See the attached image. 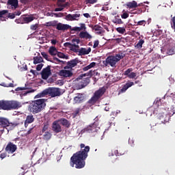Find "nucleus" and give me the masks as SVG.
Returning <instances> with one entry per match:
<instances>
[{
    "label": "nucleus",
    "instance_id": "obj_31",
    "mask_svg": "<svg viewBox=\"0 0 175 175\" xmlns=\"http://www.w3.org/2000/svg\"><path fill=\"white\" fill-rule=\"evenodd\" d=\"M175 113V107L172 106L167 109V115L172 117Z\"/></svg>",
    "mask_w": 175,
    "mask_h": 175
},
{
    "label": "nucleus",
    "instance_id": "obj_46",
    "mask_svg": "<svg viewBox=\"0 0 175 175\" xmlns=\"http://www.w3.org/2000/svg\"><path fill=\"white\" fill-rule=\"evenodd\" d=\"M47 129H49V123H44L42 130V133H44Z\"/></svg>",
    "mask_w": 175,
    "mask_h": 175
},
{
    "label": "nucleus",
    "instance_id": "obj_64",
    "mask_svg": "<svg viewBox=\"0 0 175 175\" xmlns=\"http://www.w3.org/2000/svg\"><path fill=\"white\" fill-rule=\"evenodd\" d=\"M51 42L53 44H57V40L53 39V40H51Z\"/></svg>",
    "mask_w": 175,
    "mask_h": 175
},
{
    "label": "nucleus",
    "instance_id": "obj_42",
    "mask_svg": "<svg viewBox=\"0 0 175 175\" xmlns=\"http://www.w3.org/2000/svg\"><path fill=\"white\" fill-rule=\"evenodd\" d=\"M93 29L94 31H102V29H103V27L100 26L99 25H95L94 27H93Z\"/></svg>",
    "mask_w": 175,
    "mask_h": 175
},
{
    "label": "nucleus",
    "instance_id": "obj_63",
    "mask_svg": "<svg viewBox=\"0 0 175 175\" xmlns=\"http://www.w3.org/2000/svg\"><path fill=\"white\" fill-rule=\"evenodd\" d=\"M84 17H85L86 18H90V17H91V16L90 15V14L88 13H85L83 14Z\"/></svg>",
    "mask_w": 175,
    "mask_h": 175
},
{
    "label": "nucleus",
    "instance_id": "obj_54",
    "mask_svg": "<svg viewBox=\"0 0 175 175\" xmlns=\"http://www.w3.org/2000/svg\"><path fill=\"white\" fill-rule=\"evenodd\" d=\"M43 66L44 64H38L36 67V70H38V72L40 70H42V68H43Z\"/></svg>",
    "mask_w": 175,
    "mask_h": 175
},
{
    "label": "nucleus",
    "instance_id": "obj_1",
    "mask_svg": "<svg viewBox=\"0 0 175 175\" xmlns=\"http://www.w3.org/2000/svg\"><path fill=\"white\" fill-rule=\"evenodd\" d=\"M81 150L75 153L70 158V165L76 169H83L85 166V159L88 157L90 148L84 144H80Z\"/></svg>",
    "mask_w": 175,
    "mask_h": 175
},
{
    "label": "nucleus",
    "instance_id": "obj_53",
    "mask_svg": "<svg viewBox=\"0 0 175 175\" xmlns=\"http://www.w3.org/2000/svg\"><path fill=\"white\" fill-rule=\"evenodd\" d=\"M137 25H146V21H139L137 22Z\"/></svg>",
    "mask_w": 175,
    "mask_h": 175
},
{
    "label": "nucleus",
    "instance_id": "obj_39",
    "mask_svg": "<svg viewBox=\"0 0 175 175\" xmlns=\"http://www.w3.org/2000/svg\"><path fill=\"white\" fill-rule=\"evenodd\" d=\"M116 31L119 33H122V34L125 33V32H126V30L125 29L124 27H118L116 28Z\"/></svg>",
    "mask_w": 175,
    "mask_h": 175
},
{
    "label": "nucleus",
    "instance_id": "obj_58",
    "mask_svg": "<svg viewBox=\"0 0 175 175\" xmlns=\"http://www.w3.org/2000/svg\"><path fill=\"white\" fill-rule=\"evenodd\" d=\"M157 130H158V126L157 124L151 126V131H154V132H157Z\"/></svg>",
    "mask_w": 175,
    "mask_h": 175
},
{
    "label": "nucleus",
    "instance_id": "obj_34",
    "mask_svg": "<svg viewBox=\"0 0 175 175\" xmlns=\"http://www.w3.org/2000/svg\"><path fill=\"white\" fill-rule=\"evenodd\" d=\"M166 114L163 113V115H159V119L160 120V122L161 124H165V122H167L169 119H165Z\"/></svg>",
    "mask_w": 175,
    "mask_h": 175
},
{
    "label": "nucleus",
    "instance_id": "obj_9",
    "mask_svg": "<svg viewBox=\"0 0 175 175\" xmlns=\"http://www.w3.org/2000/svg\"><path fill=\"white\" fill-rule=\"evenodd\" d=\"M166 54H167V55H173L175 54V40L172 38L169 40Z\"/></svg>",
    "mask_w": 175,
    "mask_h": 175
},
{
    "label": "nucleus",
    "instance_id": "obj_44",
    "mask_svg": "<svg viewBox=\"0 0 175 175\" xmlns=\"http://www.w3.org/2000/svg\"><path fill=\"white\" fill-rule=\"evenodd\" d=\"M53 61H55V62H52L53 64H64V61L60 60L57 57H53Z\"/></svg>",
    "mask_w": 175,
    "mask_h": 175
},
{
    "label": "nucleus",
    "instance_id": "obj_40",
    "mask_svg": "<svg viewBox=\"0 0 175 175\" xmlns=\"http://www.w3.org/2000/svg\"><path fill=\"white\" fill-rule=\"evenodd\" d=\"M113 23L114 24H124V22H122V20L121 18H116L113 21Z\"/></svg>",
    "mask_w": 175,
    "mask_h": 175
},
{
    "label": "nucleus",
    "instance_id": "obj_49",
    "mask_svg": "<svg viewBox=\"0 0 175 175\" xmlns=\"http://www.w3.org/2000/svg\"><path fill=\"white\" fill-rule=\"evenodd\" d=\"M128 77L129 79H135V77H136V72H131Z\"/></svg>",
    "mask_w": 175,
    "mask_h": 175
},
{
    "label": "nucleus",
    "instance_id": "obj_57",
    "mask_svg": "<svg viewBox=\"0 0 175 175\" xmlns=\"http://www.w3.org/2000/svg\"><path fill=\"white\" fill-rule=\"evenodd\" d=\"M8 17L9 18L13 19V18H14L16 17V14L10 13V14H8Z\"/></svg>",
    "mask_w": 175,
    "mask_h": 175
},
{
    "label": "nucleus",
    "instance_id": "obj_48",
    "mask_svg": "<svg viewBox=\"0 0 175 175\" xmlns=\"http://www.w3.org/2000/svg\"><path fill=\"white\" fill-rule=\"evenodd\" d=\"M85 2L87 4L90 3L94 5V3H96L98 2V0H86Z\"/></svg>",
    "mask_w": 175,
    "mask_h": 175
},
{
    "label": "nucleus",
    "instance_id": "obj_10",
    "mask_svg": "<svg viewBox=\"0 0 175 175\" xmlns=\"http://www.w3.org/2000/svg\"><path fill=\"white\" fill-rule=\"evenodd\" d=\"M51 66H48L45 68H43L41 72L42 79L43 80H47L50 76H51Z\"/></svg>",
    "mask_w": 175,
    "mask_h": 175
},
{
    "label": "nucleus",
    "instance_id": "obj_52",
    "mask_svg": "<svg viewBox=\"0 0 175 175\" xmlns=\"http://www.w3.org/2000/svg\"><path fill=\"white\" fill-rule=\"evenodd\" d=\"M99 46V40H96L94 42L93 49H96Z\"/></svg>",
    "mask_w": 175,
    "mask_h": 175
},
{
    "label": "nucleus",
    "instance_id": "obj_62",
    "mask_svg": "<svg viewBox=\"0 0 175 175\" xmlns=\"http://www.w3.org/2000/svg\"><path fill=\"white\" fill-rule=\"evenodd\" d=\"M24 90H27V88H17L16 91H24Z\"/></svg>",
    "mask_w": 175,
    "mask_h": 175
},
{
    "label": "nucleus",
    "instance_id": "obj_19",
    "mask_svg": "<svg viewBox=\"0 0 175 175\" xmlns=\"http://www.w3.org/2000/svg\"><path fill=\"white\" fill-rule=\"evenodd\" d=\"M59 75L63 77H72V76H73V72H72V70L64 69L60 70Z\"/></svg>",
    "mask_w": 175,
    "mask_h": 175
},
{
    "label": "nucleus",
    "instance_id": "obj_17",
    "mask_svg": "<svg viewBox=\"0 0 175 175\" xmlns=\"http://www.w3.org/2000/svg\"><path fill=\"white\" fill-rule=\"evenodd\" d=\"M132 85H135V83L128 81L125 85L122 86V89L119 90V94H122L124 92H126V90H128V88H131Z\"/></svg>",
    "mask_w": 175,
    "mask_h": 175
},
{
    "label": "nucleus",
    "instance_id": "obj_56",
    "mask_svg": "<svg viewBox=\"0 0 175 175\" xmlns=\"http://www.w3.org/2000/svg\"><path fill=\"white\" fill-rule=\"evenodd\" d=\"M67 20H70V21H73V15L69 14L66 16Z\"/></svg>",
    "mask_w": 175,
    "mask_h": 175
},
{
    "label": "nucleus",
    "instance_id": "obj_32",
    "mask_svg": "<svg viewBox=\"0 0 175 175\" xmlns=\"http://www.w3.org/2000/svg\"><path fill=\"white\" fill-rule=\"evenodd\" d=\"M51 136H52L51 133L46 131L43 135V139L46 140V142H48V140H50L51 139Z\"/></svg>",
    "mask_w": 175,
    "mask_h": 175
},
{
    "label": "nucleus",
    "instance_id": "obj_20",
    "mask_svg": "<svg viewBox=\"0 0 175 175\" xmlns=\"http://www.w3.org/2000/svg\"><path fill=\"white\" fill-rule=\"evenodd\" d=\"M71 27L69 25H62V23H59L56 25V29L58 31H66V29H70Z\"/></svg>",
    "mask_w": 175,
    "mask_h": 175
},
{
    "label": "nucleus",
    "instance_id": "obj_37",
    "mask_svg": "<svg viewBox=\"0 0 175 175\" xmlns=\"http://www.w3.org/2000/svg\"><path fill=\"white\" fill-rule=\"evenodd\" d=\"M41 55L43 57V58H44V59H46V61H49L50 62H54V60H51L50 59V58H49V55H47L46 52H42Z\"/></svg>",
    "mask_w": 175,
    "mask_h": 175
},
{
    "label": "nucleus",
    "instance_id": "obj_55",
    "mask_svg": "<svg viewBox=\"0 0 175 175\" xmlns=\"http://www.w3.org/2000/svg\"><path fill=\"white\" fill-rule=\"evenodd\" d=\"M79 17H80V14H72V20H73V21L75 20H77V18H79Z\"/></svg>",
    "mask_w": 175,
    "mask_h": 175
},
{
    "label": "nucleus",
    "instance_id": "obj_59",
    "mask_svg": "<svg viewBox=\"0 0 175 175\" xmlns=\"http://www.w3.org/2000/svg\"><path fill=\"white\" fill-rule=\"evenodd\" d=\"M79 113H80V108H77L75 112H74V116L76 117L77 116V115L79 114Z\"/></svg>",
    "mask_w": 175,
    "mask_h": 175
},
{
    "label": "nucleus",
    "instance_id": "obj_60",
    "mask_svg": "<svg viewBox=\"0 0 175 175\" xmlns=\"http://www.w3.org/2000/svg\"><path fill=\"white\" fill-rule=\"evenodd\" d=\"M6 153H1V154H0V158L1 159H4V158H6Z\"/></svg>",
    "mask_w": 175,
    "mask_h": 175
},
{
    "label": "nucleus",
    "instance_id": "obj_35",
    "mask_svg": "<svg viewBox=\"0 0 175 175\" xmlns=\"http://www.w3.org/2000/svg\"><path fill=\"white\" fill-rule=\"evenodd\" d=\"M33 20H35V17L33 16H27L23 18V21L24 23H26V24L33 21Z\"/></svg>",
    "mask_w": 175,
    "mask_h": 175
},
{
    "label": "nucleus",
    "instance_id": "obj_38",
    "mask_svg": "<svg viewBox=\"0 0 175 175\" xmlns=\"http://www.w3.org/2000/svg\"><path fill=\"white\" fill-rule=\"evenodd\" d=\"M56 55H57V57H59V58H63L64 59H68V55H66L65 54L57 51V53L56 54Z\"/></svg>",
    "mask_w": 175,
    "mask_h": 175
},
{
    "label": "nucleus",
    "instance_id": "obj_43",
    "mask_svg": "<svg viewBox=\"0 0 175 175\" xmlns=\"http://www.w3.org/2000/svg\"><path fill=\"white\" fill-rule=\"evenodd\" d=\"M5 14H8V10H3L0 11V18H3Z\"/></svg>",
    "mask_w": 175,
    "mask_h": 175
},
{
    "label": "nucleus",
    "instance_id": "obj_16",
    "mask_svg": "<svg viewBox=\"0 0 175 175\" xmlns=\"http://www.w3.org/2000/svg\"><path fill=\"white\" fill-rule=\"evenodd\" d=\"M17 150V146L15 144H13L12 142H9L5 147V151L8 152H11V154H13V152H16V150Z\"/></svg>",
    "mask_w": 175,
    "mask_h": 175
},
{
    "label": "nucleus",
    "instance_id": "obj_15",
    "mask_svg": "<svg viewBox=\"0 0 175 175\" xmlns=\"http://www.w3.org/2000/svg\"><path fill=\"white\" fill-rule=\"evenodd\" d=\"M7 5L8 9H17L18 8V0H8Z\"/></svg>",
    "mask_w": 175,
    "mask_h": 175
},
{
    "label": "nucleus",
    "instance_id": "obj_29",
    "mask_svg": "<svg viewBox=\"0 0 175 175\" xmlns=\"http://www.w3.org/2000/svg\"><path fill=\"white\" fill-rule=\"evenodd\" d=\"M40 62H43V57H42V56H36L33 57L34 65H36L37 64H40Z\"/></svg>",
    "mask_w": 175,
    "mask_h": 175
},
{
    "label": "nucleus",
    "instance_id": "obj_8",
    "mask_svg": "<svg viewBox=\"0 0 175 175\" xmlns=\"http://www.w3.org/2000/svg\"><path fill=\"white\" fill-rule=\"evenodd\" d=\"M71 42L72 44L70 42L64 43V47H69L71 51H73L74 53H79V49H80V46H79V44L80 43V39H72Z\"/></svg>",
    "mask_w": 175,
    "mask_h": 175
},
{
    "label": "nucleus",
    "instance_id": "obj_27",
    "mask_svg": "<svg viewBox=\"0 0 175 175\" xmlns=\"http://www.w3.org/2000/svg\"><path fill=\"white\" fill-rule=\"evenodd\" d=\"M49 53L52 56L57 55V54H58V51L55 46H50L49 49Z\"/></svg>",
    "mask_w": 175,
    "mask_h": 175
},
{
    "label": "nucleus",
    "instance_id": "obj_28",
    "mask_svg": "<svg viewBox=\"0 0 175 175\" xmlns=\"http://www.w3.org/2000/svg\"><path fill=\"white\" fill-rule=\"evenodd\" d=\"M126 6L129 9H135V8H137V2H136L135 1L129 2V3H127Z\"/></svg>",
    "mask_w": 175,
    "mask_h": 175
},
{
    "label": "nucleus",
    "instance_id": "obj_61",
    "mask_svg": "<svg viewBox=\"0 0 175 175\" xmlns=\"http://www.w3.org/2000/svg\"><path fill=\"white\" fill-rule=\"evenodd\" d=\"M64 10V8H57L55 9V12H62Z\"/></svg>",
    "mask_w": 175,
    "mask_h": 175
},
{
    "label": "nucleus",
    "instance_id": "obj_51",
    "mask_svg": "<svg viewBox=\"0 0 175 175\" xmlns=\"http://www.w3.org/2000/svg\"><path fill=\"white\" fill-rule=\"evenodd\" d=\"M122 18H128V17H129V14L126 13V12H124L122 15H121Z\"/></svg>",
    "mask_w": 175,
    "mask_h": 175
},
{
    "label": "nucleus",
    "instance_id": "obj_18",
    "mask_svg": "<svg viewBox=\"0 0 175 175\" xmlns=\"http://www.w3.org/2000/svg\"><path fill=\"white\" fill-rule=\"evenodd\" d=\"M111 41L113 42L116 44H125L126 43V38L124 37L118 38H112Z\"/></svg>",
    "mask_w": 175,
    "mask_h": 175
},
{
    "label": "nucleus",
    "instance_id": "obj_25",
    "mask_svg": "<svg viewBox=\"0 0 175 175\" xmlns=\"http://www.w3.org/2000/svg\"><path fill=\"white\" fill-rule=\"evenodd\" d=\"M0 125L3 126V128H6V126L10 125V122H9V120L5 118H0Z\"/></svg>",
    "mask_w": 175,
    "mask_h": 175
},
{
    "label": "nucleus",
    "instance_id": "obj_12",
    "mask_svg": "<svg viewBox=\"0 0 175 175\" xmlns=\"http://www.w3.org/2000/svg\"><path fill=\"white\" fill-rule=\"evenodd\" d=\"M80 61H79V59H73L67 62L66 66H64V69H72V68H75V66H77V64Z\"/></svg>",
    "mask_w": 175,
    "mask_h": 175
},
{
    "label": "nucleus",
    "instance_id": "obj_26",
    "mask_svg": "<svg viewBox=\"0 0 175 175\" xmlns=\"http://www.w3.org/2000/svg\"><path fill=\"white\" fill-rule=\"evenodd\" d=\"M58 121H59V122H60L61 124L63 125V126H66V128L70 127V122H69L66 118H62L61 120H59Z\"/></svg>",
    "mask_w": 175,
    "mask_h": 175
},
{
    "label": "nucleus",
    "instance_id": "obj_50",
    "mask_svg": "<svg viewBox=\"0 0 175 175\" xmlns=\"http://www.w3.org/2000/svg\"><path fill=\"white\" fill-rule=\"evenodd\" d=\"M53 14L55 17H64V13L62 12L54 13Z\"/></svg>",
    "mask_w": 175,
    "mask_h": 175
},
{
    "label": "nucleus",
    "instance_id": "obj_36",
    "mask_svg": "<svg viewBox=\"0 0 175 175\" xmlns=\"http://www.w3.org/2000/svg\"><path fill=\"white\" fill-rule=\"evenodd\" d=\"M143 44H144V40L141 39L139 40L137 44L135 45L136 49H142L143 47Z\"/></svg>",
    "mask_w": 175,
    "mask_h": 175
},
{
    "label": "nucleus",
    "instance_id": "obj_11",
    "mask_svg": "<svg viewBox=\"0 0 175 175\" xmlns=\"http://www.w3.org/2000/svg\"><path fill=\"white\" fill-rule=\"evenodd\" d=\"M96 131H98V129H96V124H92L83 129L82 132L83 133H94V132H96Z\"/></svg>",
    "mask_w": 175,
    "mask_h": 175
},
{
    "label": "nucleus",
    "instance_id": "obj_4",
    "mask_svg": "<svg viewBox=\"0 0 175 175\" xmlns=\"http://www.w3.org/2000/svg\"><path fill=\"white\" fill-rule=\"evenodd\" d=\"M23 105L17 100H0V110H18Z\"/></svg>",
    "mask_w": 175,
    "mask_h": 175
},
{
    "label": "nucleus",
    "instance_id": "obj_22",
    "mask_svg": "<svg viewBox=\"0 0 175 175\" xmlns=\"http://www.w3.org/2000/svg\"><path fill=\"white\" fill-rule=\"evenodd\" d=\"M35 121V118H33V115H28L26 117V120H25V127L28 128V125L29 124H32Z\"/></svg>",
    "mask_w": 175,
    "mask_h": 175
},
{
    "label": "nucleus",
    "instance_id": "obj_6",
    "mask_svg": "<svg viewBox=\"0 0 175 175\" xmlns=\"http://www.w3.org/2000/svg\"><path fill=\"white\" fill-rule=\"evenodd\" d=\"M94 71L90 70L88 72L81 75L77 79L81 80L80 84L78 85V90H81L85 87H87L90 84V77H92Z\"/></svg>",
    "mask_w": 175,
    "mask_h": 175
},
{
    "label": "nucleus",
    "instance_id": "obj_14",
    "mask_svg": "<svg viewBox=\"0 0 175 175\" xmlns=\"http://www.w3.org/2000/svg\"><path fill=\"white\" fill-rule=\"evenodd\" d=\"M84 99H85L84 94L77 93L76 96L74 97V103H83V102H84Z\"/></svg>",
    "mask_w": 175,
    "mask_h": 175
},
{
    "label": "nucleus",
    "instance_id": "obj_7",
    "mask_svg": "<svg viewBox=\"0 0 175 175\" xmlns=\"http://www.w3.org/2000/svg\"><path fill=\"white\" fill-rule=\"evenodd\" d=\"M105 92H106V88L105 87L96 90L94 93L92 97L88 101V103L91 105V106H94V105H95V103L105 95Z\"/></svg>",
    "mask_w": 175,
    "mask_h": 175
},
{
    "label": "nucleus",
    "instance_id": "obj_23",
    "mask_svg": "<svg viewBox=\"0 0 175 175\" xmlns=\"http://www.w3.org/2000/svg\"><path fill=\"white\" fill-rule=\"evenodd\" d=\"M78 48V53H79V55H87L91 53V48H88V49L85 48H81L80 50Z\"/></svg>",
    "mask_w": 175,
    "mask_h": 175
},
{
    "label": "nucleus",
    "instance_id": "obj_13",
    "mask_svg": "<svg viewBox=\"0 0 175 175\" xmlns=\"http://www.w3.org/2000/svg\"><path fill=\"white\" fill-rule=\"evenodd\" d=\"M52 129L55 133H59L62 132V128L61 127V124H59V121L56 120L53 122Z\"/></svg>",
    "mask_w": 175,
    "mask_h": 175
},
{
    "label": "nucleus",
    "instance_id": "obj_45",
    "mask_svg": "<svg viewBox=\"0 0 175 175\" xmlns=\"http://www.w3.org/2000/svg\"><path fill=\"white\" fill-rule=\"evenodd\" d=\"M38 28H39V25H38V24L31 25L30 26V29H31V31H36L38 29Z\"/></svg>",
    "mask_w": 175,
    "mask_h": 175
},
{
    "label": "nucleus",
    "instance_id": "obj_30",
    "mask_svg": "<svg viewBox=\"0 0 175 175\" xmlns=\"http://www.w3.org/2000/svg\"><path fill=\"white\" fill-rule=\"evenodd\" d=\"M96 65V63H95V62H92V63L90 64V65H88V66L84 67V68H83V70L84 72H87V70H90V69H91V68H94V66H95Z\"/></svg>",
    "mask_w": 175,
    "mask_h": 175
},
{
    "label": "nucleus",
    "instance_id": "obj_47",
    "mask_svg": "<svg viewBox=\"0 0 175 175\" xmlns=\"http://www.w3.org/2000/svg\"><path fill=\"white\" fill-rule=\"evenodd\" d=\"M129 144L131 147H133V146H135V139H133V137L129 139Z\"/></svg>",
    "mask_w": 175,
    "mask_h": 175
},
{
    "label": "nucleus",
    "instance_id": "obj_2",
    "mask_svg": "<svg viewBox=\"0 0 175 175\" xmlns=\"http://www.w3.org/2000/svg\"><path fill=\"white\" fill-rule=\"evenodd\" d=\"M47 100L40 98L32 101L29 105V111L32 114H38L46 107V102Z\"/></svg>",
    "mask_w": 175,
    "mask_h": 175
},
{
    "label": "nucleus",
    "instance_id": "obj_3",
    "mask_svg": "<svg viewBox=\"0 0 175 175\" xmlns=\"http://www.w3.org/2000/svg\"><path fill=\"white\" fill-rule=\"evenodd\" d=\"M125 57V53L120 51L115 55L108 56L105 61L103 62L104 66H111V68H116L117 62H120L121 59Z\"/></svg>",
    "mask_w": 175,
    "mask_h": 175
},
{
    "label": "nucleus",
    "instance_id": "obj_21",
    "mask_svg": "<svg viewBox=\"0 0 175 175\" xmlns=\"http://www.w3.org/2000/svg\"><path fill=\"white\" fill-rule=\"evenodd\" d=\"M79 37L80 39H85L86 40H88V39H92V36L88 31H81L79 34Z\"/></svg>",
    "mask_w": 175,
    "mask_h": 175
},
{
    "label": "nucleus",
    "instance_id": "obj_24",
    "mask_svg": "<svg viewBox=\"0 0 175 175\" xmlns=\"http://www.w3.org/2000/svg\"><path fill=\"white\" fill-rule=\"evenodd\" d=\"M80 27H75L71 31H75V32H81V31H85L87 29V27L84 23L79 24Z\"/></svg>",
    "mask_w": 175,
    "mask_h": 175
},
{
    "label": "nucleus",
    "instance_id": "obj_5",
    "mask_svg": "<svg viewBox=\"0 0 175 175\" xmlns=\"http://www.w3.org/2000/svg\"><path fill=\"white\" fill-rule=\"evenodd\" d=\"M46 95H49L51 98H55V96H61L62 93L59 88H49L37 94L36 98H43Z\"/></svg>",
    "mask_w": 175,
    "mask_h": 175
},
{
    "label": "nucleus",
    "instance_id": "obj_41",
    "mask_svg": "<svg viewBox=\"0 0 175 175\" xmlns=\"http://www.w3.org/2000/svg\"><path fill=\"white\" fill-rule=\"evenodd\" d=\"M133 71V68H129L126 71H124V76H127L129 77V75H131V72Z\"/></svg>",
    "mask_w": 175,
    "mask_h": 175
},
{
    "label": "nucleus",
    "instance_id": "obj_33",
    "mask_svg": "<svg viewBox=\"0 0 175 175\" xmlns=\"http://www.w3.org/2000/svg\"><path fill=\"white\" fill-rule=\"evenodd\" d=\"M58 23L57 21H53L45 23L46 27H56Z\"/></svg>",
    "mask_w": 175,
    "mask_h": 175
}]
</instances>
